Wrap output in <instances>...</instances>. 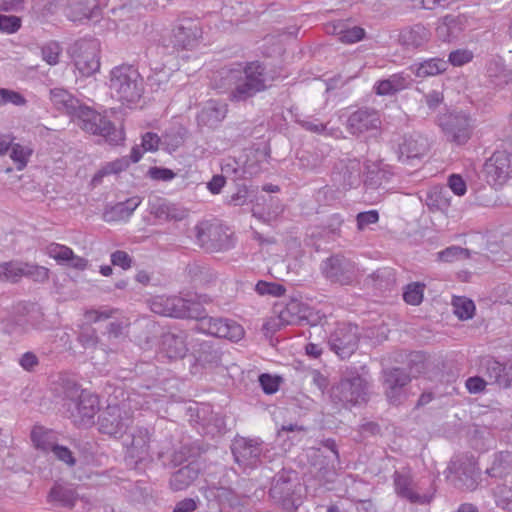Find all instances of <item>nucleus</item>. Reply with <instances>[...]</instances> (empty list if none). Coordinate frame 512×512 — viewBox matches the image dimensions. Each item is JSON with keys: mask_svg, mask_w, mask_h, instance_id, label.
<instances>
[{"mask_svg": "<svg viewBox=\"0 0 512 512\" xmlns=\"http://www.w3.org/2000/svg\"><path fill=\"white\" fill-rule=\"evenodd\" d=\"M221 80L232 102H244L266 90L272 78L262 63L254 61L224 71Z\"/></svg>", "mask_w": 512, "mask_h": 512, "instance_id": "1", "label": "nucleus"}, {"mask_svg": "<svg viewBox=\"0 0 512 512\" xmlns=\"http://www.w3.org/2000/svg\"><path fill=\"white\" fill-rule=\"evenodd\" d=\"M150 397L129 393L121 402L108 403L98 419L99 431L112 437H121L128 428L134 410L149 407Z\"/></svg>", "mask_w": 512, "mask_h": 512, "instance_id": "2", "label": "nucleus"}, {"mask_svg": "<svg viewBox=\"0 0 512 512\" xmlns=\"http://www.w3.org/2000/svg\"><path fill=\"white\" fill-rule=\"evenodd\" d=\"M202 37V27L197 19L184 17L178 19L170 32L158 39V47L163 53L172 54L179 50L194 48Z\"/></svg>", "mask_w": 512, "mask_h": 512, "instance_id": "3", "label": "nucleus"}, {"mask_svg": "<svg viewBox=\"0 0 512 512\" xmlns=\"http://www.w3.org/2000/svg\"><path fill=\"white\" fill-rule=\"evenodd\" d=\"M109 87L112 95L123 103H134L144 91L143 78L131 65L114 67L110 72Z\"/></svg>", "mask_w": 512, "mask_h": 512, "instance_id": "4", "label": "nucleus"}, {"mask_svg": "<svg viewBox=\"0 0 512 512\" xmlns=\"http://www.w3.org/2000/svg\"><path fill=\"white\" fill-rule=\"evenodd\" d=\"M150 308L156 314L174 318L196 319L204 314V308L199 302L179 296H155Z\"/></svg>", "mask_w": 512, "mask_h": 512, "instance_id": "5", "label": "nucleus"}, {"mask_svg": "<svg viewBox=\"0 0 512 512\" xmlns=\"http://www.w3.org/2000/svg\"><path fill=\"white\" fill-rule=\"evenodd\" d=\"M74 117L82 130L101 136L111 144H117L123 139L122 132L117 131L110 120L87 106L82 105Z\"/></svg>", "mask_w": 512, "mask_h": 512, "instance_id": "6", "label": "nucleus"}, {"mask_svg": "<svg viewBox=\"0 0 512 512\" xmlns=\"http://www.w3.org/2000/svg\"><path fill=\"white\" fill-rule=\"evenodd\" d=\"M367 391V380L356 371H350L332 388L331 398L343 405H356L367 401Z\"/></svg>", "mask_w": 512, "mask_h": 512, "instance_id": "7", "label": "nucleus"}, {"mask_svg": "<svg viewBox=\"0 0 512 512\" xmlns=\"http://www.w3.org/2000/svg\"><path fill=\"white\" fill-rule=\"evenodd\" d=\"M447 140L456 145H465L472 137L474 120L466 113H450L440 121Z\"/></svg>", "mask_w": 512, "mask_h": 512, "instance_id": "8", "label": "nucleus"}, {"mask_svg": "<svg viewBox=\"0 0 512 512\" xmlns=\"http://www.w3.org/2000/svg\"><path fill=\"white\" fill-rule=\"evenodd\" d=\"M100 43L96 39H81L77 41L72 53L75 67L82 76H90L100 68Z\"/></svg>", "mask_w": 512, "mask_h": 512, "instance_id": "9", "label": "nucleus"}, {"mask_svg": "<svg viewBox=\"0 0 512 512\" xmlns=\"http://www.w3.org/2000/svg\"><path fill=\"white\" fill-rule=\"evenodd\" d=\"M320 270L326 280L340 285H350L357 277L355 264L340 254L321 262Z\"/></svg>", "mask_w": 512, "mask_h": 512, "instance_id": "10", "label": "nucleus"}, {"mask_svg": "<svg viewBox=\"0 0 512 512\" xmlns=\"http://www.w3.org/2000/svg\"><path fill=\"white\" fill-rule=\"evenodd\" d=\"M192 232L197 243L209 251L226 250L233 245L230 226H194Z\"/></svg>", "mask_w": 512, "mask_h": 512, "instance_id": "11", "label": "nucleus"}, {"mask_svg": "<svg viewBox=\"0 0 512 512\" xmlns=\"http://www.w3.org/2000/svg\"><path fill=\"white\" fill-rule=\"evenodd\" d=\"M359 328L350 323L338 324L329 337V346L341 359L350 357L358 347Z\"/></svg>", "mask_w": 512, "mask_h": 512, "instance_id": "12", "label": "nucleus"}, {"mask_svg": "<svg viewBox=\"0 0 512 512\" xmlns=\"http://www.w3.org/2000/svg\"><path fill=\"white\" fill-rule=\"evenodd\" d=\"M480 470L472 459L454 461L448 467L447 479L461 490L473 491L479 484Z\"/></svg>", "mask_w": 512, "mask_h": 512, "instance_id": "13", "label": "nucleus"}, {"mask_svg": "<svg viewBox=\"0 0 512 512\" xmlns=\"http://www.w3.org/2000/svg\"><path fill=\"white\" fill-rule=\"evenodd\" d=\"M393 487L396 495L411 504L426 505L433 499L432 493H420L409 470H396L393 475Z\"/></svg>", "mask_w": 512, "mask_h": 512, "instance_id": "14", "label": "nucleus"}, {"mask_svg": "<svg viewBox=\"0 0 512 512\" xmlns=\"http://www.w3.org/2000/svg\"><path fill=\"white\" fill-rule=\"evenodd\" d=\"M196 319L199 321L200 330L211 336L225 338L230 341H239L244 336V329L234 320L207 317L203 314Z\"/></svg>", "mask_w": 512, "mask_h": 512, "instance_id": "15", "label": "nucleus"}, {"mask_svg": "<svg viewBox=\"0 0 512 512\" xmlns=\"http://www.w3.org/2000/svg\"><path fill=\"white\" fill-rule=\"evenodd\" d=\"M68 417L77 426H89L99 411L98 397L86 393L82 394L77 401L64 403Z\"/></svg>", "mask_w": 512, "mask_h": 512, "instance_id": "16", "label": "nucleus"}, {"mask_svg": "<svg viewBox=\"0 0 512 512\" xmlns=\"http://www.w3.org/2000/svg\"><path fill=\"white\" fill-rule=\"evenodd\" d=\"M381 118L378 111L361 108L352 112L346 122V128L352 135L371 133L376 135L381 128Z\"/></svg>", "mask_w": 512, "mask_h": 512, "instance_id": "17", "label": "nucleus"}, {"mask_svg": "<svg viewBox=\"0 0 512 512\" xmlns=\"http://www.w3.org/2000/svg\"><path fill=\"white\" fill-rule=\"evenodd\" d=\"M362 166L356 158L339 160L332 173L333 182L343 189L355 188L362 182Z\"/></svg>", "mask_w": 512, "mask_h": 512, "instance_id": "18", "label": "nucleus"}, {"mask_svg": "<svg viewBox=\"0 0 512 512\" xmlns=\"http://www.w3.org/2000/svg\"><path fill=\"white\" fill-rule=\"evenodd\" d=\"M483 172L492 186H502L511 176V158L505 151H497L486 160Z\"/></svg>", "mask_w": 512, "mask_h": 512, "instance_id": "19", "label": "nucleus"}, {"mask_svg": "<svg viewBox=\"0 0 512 512\" xmlns=\"http://www.w3.org/2000/svg\"><path fill=\"white\" fill-rule=\"evenodd\" d=\"M308 307L297 299H291L279 312L278 317L264 324L266 330H276L283 325H294L307 318Z\"/></svg>", "mask_w": 512, "mask_h": 512, "instance_id": "20", "label": "nucleus"}, {"mask_svg": "<svg viewBox=\"0 0 512 512\" xmlns=\"http://www.w3.org/2000/svg\"><path fill=\"white\" fill-rule=\"evenodd\" d=\"M189 345H193V340L188 341L186 332H167L161 337L160 353L168 359H181L187 354Z\"/></svg>", "mask_w": 512, "mask_h": 512, "instance_id": "21", "label": "nucleus"}, {"mask_svg": "<svg viewBox=\"0 0 512 512\" xmlns=\"http://www.w3.org/2000/svg\"><path fill=\"white\" fill-rule=\"evenodd\" d=\"M430 39V30L422 24L405 27L398 36L399 44L408 51L423 50Z\"/></svg>", "mask_w": 512, "mask_h": 512, "instance_id": "22", "label": "nucleus"}, {"mask_svg": "<svg viewBox=\"0 0 512 512\" xmlns=\"http://www.w3.org/2000/svg\"><path fill=\"white\" fill-rule=\"evenodd\" d=\"M101 5H105V0H72L65 14L73 22L93 20L99 17Z\"/></svg>", "mask_w": 512, "mask_h": 512, "instance_id": "23", "label": "nucleus"}, {"mask_svg": "<svg viewBox=\"0 0 512 512\" xmlns=\"http://www.w3.org/2000/svg\"><path fill=\"white\" fill-rule=\"evenodd\" d=\"M412 83L413 79L411 75L404 71H400L387 78L376 81L373 85V91L378 96H393L408 89Z\"/></svg>", "mask_w": 512, "mask_h": 512, "instance_id": "24", "label": "nucleus"}, {"mask_svg": "<svg viewBox=\"0 0 512 512\" xmlns=\"http://www.w3.org/2000/svg\"><path fill=\"white\" fill-rule=\"evenodd\" d=\"M131 441L127 445V457L135 463L146 460L150 456V433L147 428L136 427L131 432Z\"/></svg>", "mask_w": 512, "mask_h": 512, "instance_id": "25", "label": "nucleus"}, {"mask_svg": "<svg viewBox=\"0 0 512 512\" xmlns=\"http://www.w3.org/2000/svg\"><path fill=\"white\" fill-rule=\"evenodd\" d=\"M35 272L40 278H47L48 271L44 267H37L16 261L0 263V281L16 282L20 277L24 275H34Z\"/></svg>", "mask_w": 512, "mask_h": 512, "instance_id": "26", "label": "nucleus"}, {"mask_svg": "<svg viewBox=\"0 0 512 512\" xmlns=\"http://www.w3.org/2000/svg\"><path fill=\"white\" fill-rule=\"evenodd\" d=\"M261 443L257 439H236L232 446V453L240 465H254L261 455Z\"/></svg>", "mask_w": 512, "mask_h": 512, "instance_id": "27", "label": "nucleus"}, {"mask_svg": "<svg viewBox=\"0 0 512 512\" xmlns=\"http://www.w3.org/2000/svg\"><path fill=\"white\" fill-rule=\"evenodd\" d=\"M428 149L429 143L426 137L420 134L405 136L399 145V160L408 163L410 160L424 156Z\"/></svg>", "mask_w": 512, "mask_h": 512, "instance_id": "28", "label": "nucleus"}, {"mask_svg": "<svg viewBox=\"0 0 512 512\" xmlns=\"http://www.w3.org/2000/svg\"><path fill=\"white\" fill-rule=\"evenodd\" d=\"M448 62L439 57L426 58L412 63L408 70L416 78L434 77L444 73L447 70Z\"/></svg>", "mask_w": 512, "mask_h": 512, "instance_id": "29", "label": "nucleus"}, {"mask_svg": "<svg viewBox=\"0 0 512 512\" xmlns=\"http://www.w3.org/2000/svg\"><path fill=\"white\" fill-rule=\"evenodd\" d=\"M410 381V376L400 368H392L384 371V385L386 395L393 404L399 402V395L402 387Z\"/></svg>", "mask_w": 512, "mask_h": 512, "instance_id": "30", "label": "nucleus"}, {"mask_svg": "<svg viewBox=\"0 0 512 512\" xmlns=\"http://www.w3.org/2000/svg\"><path fill=\"white\" fill-rule=\"evenodd\" d=\"M140 203L139 197H131L126 201L109 205L104 210L103 219L106 222L128 221Z\"/></svg>", "mask_w": 512, "mask_h": 512, "instance_id": "31", "label": "nucleus"}, {"mask_svg": "<svg viewBox=\"0 0 512 512\" xmlns=\"http://www.w3.org/2000/svg\"><path fill=\"white\" fill-rule=\"evenodd\" d=\"M193 355L202 366L214 367L221 362L222 353L210 341H196L192 345Z\"/></svg>", "mask_w": 512, "mask_h": 512, "instance_id": "32", "label": "nucleus"}, {"mask_svg": "<svg viewBox=\"0 0 512 512\" xmlns=\"http://www.w3.org/2000/svg\"><path fill=\"white\" fill-rule=\"evenodd\" d=\"M50 100L57 110L73 117L82 107L79 100L63 88L51 89Z\"/></svg>", "mask_w": 512, "mask_h": 512, "instance_id": "33", "label": "nucleus"}, {"mask_svg": "<svg viewBox=\"0 0 512 512\" xmlns=\"http://www.w3.org/2000/svg\"><path fill=\"white\" fill-rule=\"evenodd\" d=\"M227 111L225 103L209 100L199 112L198 122L209 127L217 126L226 117Z\"/></svg>", "mask_w": 512, "mask_h": 512, "instance_id": "34", "label": "nucleus"}, {"mask_svg": "<svg viewBox=\"0 0 512 512\" xmlns=\"http://www.w3.org/2000/svg\"><path fill=\"white\" fill-rule=\"evenodd\" d=\"M200 467L197 463L191 462L175 471L170 478V487L173 491L187 489L199 476Z\"/></svg>", "mask_w": 512, "mask_h": 512, "instance_id": "35", "label": "nucleus"}, {"mask_svg": "<svg viewBox=\"0 0 512 512\" xmlns=\"http://www.w3.org/2000/svg\"><path fill=\"white\" fill-rule=\"evenodd\" d=\"M48 254L57 262L67 264L73 268L84 269L86 267V260L74 255L72 249L64 245L51 244L48 247Z\"/></svg>", "mask_w": 512, "mask_h": 512, "instance_id": "36", "label": "nucleus"}, {"mask_svg": "<svg viewBox=\"0 0 512 512\" xmlns=\"http://www.w3.org/2000/svg\"><path fill=\"white\" fill-rule=\"evenodd\" d=\"M512 473V453L501 451L494 456L491 467L486 469V474L492 478L503 479Z\"/></svg>", "mask_w": 512, "mask_h": 512, "instance_id": "37", "label": "nucleus"}, {"mask_svg": "<svg viewBox=\"0 0 512 512\" xmlns=\"http://www.w3.org/2000/svg\"><path fill=\"white\" fill-rule=\"evenodd\" d=\"M462 25L459 18L453 15L444 16L436 27V34L444 42H450L460 35Z\"/></svg>", "mask_w": 512, "mask_h": 512, "instance_id": "38", "label": "nucleus"}, {"mask_svg": "<svg viewBox=\"0 0 512 512\" xmlns=\"http://www.w3.org/2000/svg\"><path fill=\"white\" fill-rule=\"evenodd\" d=\"M31 441L37 449L43 452H52L54 447L58 444L55 432L41 426H36L32 429Z\"/></svg>", "mask_w": 512, "mask_h": 512, "instance_id": "39", "label": "nucleus"}, {"mask_svg": "<svg viewBox=\"0 0 512 512\" xmlns=\"http://www.w3.org/2000/svg\"><path fill=\"white\" fill-rule=\"evenodd\" d=\"M269 494L276 502L280 503L285 509H290L294 505L292 500V484L287 480H276L275 483L270 488Z\"/></svg>", "mask_w": 512, "mask_h": 512, "instance_id": "40", "label": "nucleus"}, {"mask_svg": "<svg viewBox=\"0 0 512 512\" xmlns=\"http://www.w3.org/2000/svg\"><path fill=\"white\" fill-rule=\"evenodd\" d=\"M48 500L60 506L71 508L75 505L77 495L73 488L55 484L50 490Z\"/></svg>", "mask_w": 512, "mask_h": 512, "instance_id": "41", "label": "nucleus"}, {"mask_svg": "<svg viewBox=\"0 0 512 512\" xmlns=\"http://www.w3.org/2000/svg\"><path fill=\"white\" fill-rule=\"evenodd\" d=\"M185 131L181 127L167 130L161 137L162 148L169 153L176 151L184 143Z\"/></svg>", "mask_w": 512, "mask_h": 512, "instance_id": "42", "label": "nucleus"}, {"mask_svg": "<svg viewBox=\"0 0 512 512\" xmlns=\"http://www.w3.org/2000/svg\"><path fill=\"white\" fill-rule=\"evenodd\" d=\"M33 151V148L29 145H21L19 143L12 144L10 158L15 163L18 171H22L26 168Z\"/></svg>", "mask_w": 512, "mask_h": 512, "instance_id": "43", "label": "nucleus"}, {"mask_svg": "<svg viewBox=\"0 0 512 512\" xmlns=\"http://www.w3.org/2000/svg\"><path fill=\"white\" fill-rule=\"evenodd\" d=\"M452 306L454 314L461 320L471 319L474 315V302L466 297H454Z\"/></svg>", "mask_w": 512, "mask_h": 512, "instance_id": "44", "label": "nucleus"}, {"mask_svg": "<svg viewBox=\"0 0 512 512\" xmlns=\"http://www.w3.org/2000/svg\"><path fill=\"white\" fill-rule=\"evenodd\" d=\"M425 285L419 282L408 284L403 293L404 301L409 305H419L423 300Z\"/></svg>", "mask_w": 512, "mask_h": 512, "instance_id": "45", "label": "nucleus"}, {"mask_svg": "<svg viewBox=\"0 0 512 512\" xmlns=\"http://www.w3.org/2000/svg\"><path fill=\"white\" fill-rule=\"evenodd\" d=\"M485 367L490 381L504 387L506 368L494 359L487 360Z\"/></svg>", "mask_w": 512, "mask_h": 512, "instance_id": "46", "label": "nucleus"}, {"mask_svg": "<svg viewBox=\"0 0 512 512\" xmlns=\"http://www.w3.org/2000/svg\"><path fill=\"white\" fill-rule=\"evenodd\" d=\"M118 313V309L110 307H100L99 309L87 310L84 314L87 322L97 323L113 318Z\"/></svg>", "mask_w": 512, "mask_h": 512, "instance_id": "47", "label": "nucleus"}, {"mask_svg": "<svg viewBox=\"0 0 512 512\" xmlns=\"http://www.w3.org/2000/svg\"><path fill=\"white\" fill-rule=\"evenodd\" d=\"M63 399L64 403L77 401L82 394L87 392L81 390L80 386L71 379L62 380Z\"/></svg>", "mask_w": 512, "mask_h": 512, "instance_id": "48", "label": "nucleus"}, {"mask_svg": "<svg viewBox=\"0 0 512 512\" xmlns=\"http://www.w3.org/2000/svg\"><path fill=\"white\" fill-rule=\"evenodd\" d=\"M255 290L259 295H271L274 297H280L285 294L286 288L278 283L259 281Z\"/></svg>", "mask_w": 512, "mask_h": 512, "instance_id": "49", "label": "nucleus"}, {"mask_svg": "<svg viewBox=\"0 0 512 512\" xmlns=\"http://www.w3.org/2000/svg\"><path fill=\"white\" fill-rule=\"evenodd\" d=\"M438 259L442 262H454L461 258L468 257V251L459 246H450L437 253Z\"/></svg>", "mask_w": 512, "mask_h": 512, "instance_id": "50", "label": "nucleus"}, {"mask_svg": "<svg viewBox=\"0 0 512 512\" xmlns=\"http://www.w3.org/2000/svg\"><path fill=\"white\" fill-rule=\"evenodd\" d=\"M299 124L307 131L325 135V136H332L334 133L333 129H328L327 126L321 122H319L317 119H304L299 120Z\"/></svg>", "mask_w": 512, "mask_h": 512, "instance_id": "51", "label": "nucleus"}, {"mask_svg": "<svg viewBox=\"0 0 512 512\" xmlns=\"http://www.w3.org/2000/svg\"><path fill=\"white\" fill-rule=\"evenodd\" d=\"M161 214H165L167 221L180 222L186 219L188 212L178 205H166L161 208Z\"/></svg>", "mask_w": 512, "mask_h": 512, "instance_id": "52", "label": "nucleus"}, {"mask_svg": "<svg viewBox=\"0 0 512 512\" xmlns=\"http://www.w3.org/2000/svg\"><path fill=\"white\" fill-rule=\"evenodd\" d=\"M365 37V30L361 27L354 26L343 30L339 34V40L346 44H353L361 41Z\"/></svg>", "mask_w": 512, "mask_h": 512, "instance_id": "53", "label": "nucleus"}, {"mask_svg": "<svg viewBox=\"0 0 512 512\" xmlns=\"http://www.w3.org/2000/svg\"><path fill=\"white\" fill-rule=\"evenodd\" d=\"M366 178L364 183L372 188H376L381 185L382 177L384 173L379 169L378 164L372 163L371 166H366Z\"/></svg>", "mask_w": 512, "mask_h": 512, "instance_id": "54", "label": "nucleus"}, {"mask_svg": "<svg viewBox=\"0 0 512 512\" xmlns=\"http://www.w3.org/2000/svg\"><path fill=\"white\" fill-rule=\"evenodd\" d=\"M61 48L58 43L50 42L42 47V57L49 65H55L58 63Z\"/></svg>", "mask_w": 512, "mask_h": 512, "instance_id": "55", "label": "nucleus"}, {"mask_svg": "<svg viewBox=\"0 0 512 512\" xmlns=\"http://www.w3.org/2000/svg\"><path fill=\"white\" fill-rule=\"evenodd\" d=\"M280 380V377L266 373L259 376L260 386L266 394L276 393L279 389Z\"/></svg>", "mask_w": 512, "mask_h": 512, "instance_id": "56", "label": "nucleus"}, {"mask_svg": "<svg viewBox=\"0 0 512 512\" xmlns=\"http://www.w3.org/2000/svg\"><path fill=\"white\" fill-rule=\"evenodd\" d=\"M160 146L162 147L161 137L156 133L146 132L142 135L141 147L143 148V151L155 152Z\"/></svg>", "mask_w": 512, "mask_h": 512, "instance_id": "57", "label": "nucleus"}, {"mask_svg": "<svg viewBox=\"0 0 512 512\" xmlns=\"http://www.w3.org/2000/svg\"><path fill=\"white\" fill-rule=\"evenodd\" d=\"M1 97L3 105L13 104L15 106H24L27 103L25 97L17 91L1 88Z\"/></svg>", "mask_w": 512, "mask_h": 512, "instance_id": "58", "label": "nucleus"}, {"mask_svg": "<svg viewBox=\"0 0 512 512\" xmlns=\"http://www.w3.org/2000/svg\"><path fill=\"white\" fill-rule=\"evenodd\" d=\"M473 58V54L471 51L466 49H459L452 51L449 54L448 62L453 66H462L468 62H470Z\"/></svg>", "mask_w": 512, "mask_h": 512, "instance_id": "59", "label": "nucleus"}, {"mask_svg": "<svg viewBox=\"0 0 512 512\" xmlns=\"http://www.w3.org/2000/svg\"><path fill=\"white\" fill-rule=\"evenodd\" d=\"M446 189L444 188H435L429 193L428 196V204L436 206L438 208H444L448 206V198L446 197Z\"/></svg>", "mask_w": 512, "mask_h": 512, "instance_id": "60", "label": "nucleus"}, {"mask_svg": "<svg viewBox=\"0 0 512 512\" xmlns=\"http://www.w3.org/2000/svg\"><path fill=\"white\" fill-rule=\"evenodd\" d=\"M21 26V21L16 16L0 15V31L11 34Z\"/></svg>", "mask_w": 512, "mask_h": 512, "instance_id": "61", "label": "nucleus"}, {"mask_svg": "<svg viewBox=\"0 0 512 512\" xmlns=\"http://www.w3.org/2000/svg\"><path fill=\"white\" fill-rule=\"evenodd\" d=\"M148 176L157 181H171L175 178L176 174L168 168L164 167H151L148 170Z\"/></svg>", "mask_w": 512, "mask_h": 512, "instance_id": "62", "label": "nucleus"}, {"mask_svg": "<svg viewBox=\"0 0 512 512\" xmlns=\"http://www.w3.org/2000/svg\"><path fill=\"white\" fill-rule=\"evenodd\" d=\"M52 452L58 460L66 463L69 466L75 465L76 459L68 447L57 444Z\"/></svg>", "mask_w": 512, "mask_h": 512, "instance_id": "63", "label": "nucleus"}, {"mask_svg": "<svg viewBox=\"0 0 512 512\" xmlns=\"http://www.w3.org/2000/svg\"><path fill=\"white\" fill-rule=\"evenodd\" d=\"M448 187L457 196H463L467 191V186L463 178L458 174H452L448 178Z\"/></svg>", "mask_w": 512, "mask_h": 512, "instance_id": "64", "label": "nucleus"}]
</instances>
